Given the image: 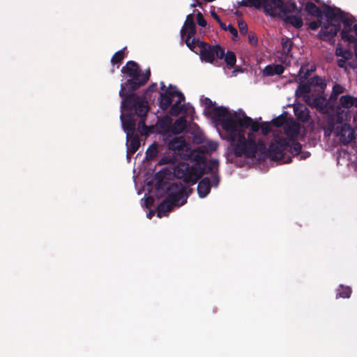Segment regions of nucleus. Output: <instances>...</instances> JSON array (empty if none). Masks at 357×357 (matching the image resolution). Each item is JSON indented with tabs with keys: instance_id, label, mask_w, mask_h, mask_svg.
Returning a JSON list of instances; mask_svg holds the SVG:
<instances>
[{
	"instance_id": "nucleus-1",
	"label": "nucleus",
	"mask_w": 357,
	"mask_h": 357,
	"mask_svg": "<svg viewBox=\"0 0 357 357\" xmlns=\"http://www.w3.org/2000/svg\"><path fill=\"white\" fill-rule=\"evenodd\" d=\"M204 113L225 132L226 139L234 147L238 156L253 158L268 151L275 159H281L286 152L298 155L301 145L298 139H303L305 130L293 119L287 120L280 116L271 121L277 128L283 126L286 137L273 131V139L266 147L263 136L259 133V126L242 111L231 112L227 108L218 107L208 98H201Z\"/></svg>"
},
{
	"instance_id": "nucleus-2",
	"label": "nucleus",
	"mask_w": 357,
	"mask_h": 357,
	"mask_svg": "<svg viewBox=\"0 0 357 357\" xmlns=\"http://www.w3.org/2000/svg\"><path fill=\"white\" fill-rule=\"evenodd\" d=\"M126 86L122 84L119 96L122 98L121 105V121L127 138V160H130V155L134 154L140 146V141L137 135H134L135 120L134 113L142 118L148 112L147 102L144 98L135 95L126 96Z\"/></svg>"
},
{
	"instance_id": "nucleus-3",
	"label": "nucleus",
	"mask_w": 357,
	"mask_h": 357,
	"mask_svg": "<svg viewBox=\"0 0 357 357\" xmlns=\"http://www.w3.org/2000/svg\"><path fill=\"white\" fill-rule=\"evenodd\" d=\"M324 11L326 18L322 22L319 33L321 40L334 43V37L337 35L340 29L341 24H342V39L349 43L355 41L356 37H357V24L351 20L346 18L339 8L325 6Z\"/></svg>"
},
{
	"instance_id": "nucleus-4",
	"label": "nucleus",
	"mask_w": 357,
	"mask_h": 357,
	"mask_svg": "<svg viewBox=\"0 0 357 357\" xmlns=\"http://www.w3.org/2000/svg\"><path fill=\"white\" fill-rule=\"evenodd\" d=\"M239 4L257 9L263 8L268 15L280 17L296 28L303 26L301 10L289 0H242Z\"/></svg>"
},
{
	"instance_id": "nucleus-5",
	"label": "nucleus",
	"mask_w": 357,
	"mask_h": 357,
	"mask_svg": "<svg viewBox=\"0 0 357 357\" xmlns=\"http://www.w3.org/2000/svg\"><path fill=\"white\" fill-rule=\"evenodd\" d=\"M181 34V37L185 38V42L191 50L197 52L195 49L199 48L202 61L213 63L215 60L223 57L225 51L219 45H209L200 41L199 38L195 36L196 26L194 22V13L187 15Z\"/></svg>"
},
{
	"instance_id": "nucleus-6",
	"label": "nucleus",
	"mask_w": 357,
	"mask_h": 357,
	"mask_svg": "<svg viewBox=\"0 0 357 357\" xmlns=\"http://www.w3.org/2000/svg\"><path fill=\"white\" fill-rule=\"evenodd\" d=\"M161 93L158 99L159 107L166 110L170 108V114L173 116L180 114L191 116L194 119L195 109L189 103H183L185 100L183 94L178 89L169 84L166 88L163 82H160Z\"/></svg>"
},
{
	"instance_id": "nucleus-7",
	"label": "nucleus",
	"mask_w": 357,
	"mask_h": 357,
	"mask_svg": "<svg viewBox=\"0 0 357 357\" xmlns=\"http://www.w3.org/2000/svg\"><path fill=\"white\" fill-rule=\"evenodd\" d=\"M188 188L180 181L172 183L167 191V197L158 207V218L164 217L169 212L174 206L183 205L187 200Z\"/></svg>"
},
{
	"instance_id": "nucleus-8",
	"label": "nucleus",
	"mask_w": 357,
	"mask_h": 357,
	"mask_svg": "<svg viewBox=\"0 0 357 357\" xmlns=\"http://www.w3.org/2000/svg\"><path fill=\"white\" fill-rule=\"evenodd\" d=\"M348 121L342 120L339 118L336 106L335 116H328L327 121L326 123L322 122L321 126L324 130L325 135L329 136L332 132H334L340 142L346 144L351 142L354 139V130L347 123Z\"/></svg>"
},
{
	"instance_id": "nucleus-9",
	"label": "nucleus",
	"mask_w": 357,
	"mask_h": 357,
	"mask_svg": "<svg viewBox=\"0 0 357 357\" xmlns=\"http://www.w3.org/2000/svg\"><path fill=\"white\" fill-rule=\"evenodd\" d=\"M298 96L302 97L303 100L310 106L316 108L321 113L326 114L323 122L327 121L328 116H332L331 113L335 116V107L332 105V102L328 100L321 95H311L309 93V87L305 85H300L296 91Z\"/></svg>"
},
{
	"instance_id": "nucleus-10",
	"label": "nucleus",
	"mask_w": 357,
	"mask_h": 357,
	"mask_svg": "<svg viewBox=\"0 0 357 357\" xmlns=\"http://www.w3.org/2000/svg\"><path fill=\"white\" fill-rule=\"evenodd\" d=\"M174 174L176 177L183 179L188 185L195 184L202 174V169L197 164L190 166L185 162L177 164L174 168Z\"/></svg>"
},
{
	"instance_id": "nucleus-11",
	"label": "nucleus",
	"mask_w": 357,
	"mask_h": 357,
	"mask_svg": "<svg viewBox=\"0 0 357 357\" xmlns=\"http://www.w3.org/2000/svg\"><path fill=\"white\" fill-rule=\"evenodd\" d=\"M121 71L129 77L128 82L133 89L144 84L150 76L149 70L144 73L142 72L138 69L137 63L132 61H128L126 66L123 67Z\"/></svg>"
},
{
	"instance_id": "nucleus-12",
	"label": "nucleus",
	"mask_w": 357,
	"mask_h": 357,
	"mask_svg": "<svg viewBox=\"0 0 357 357\" xmlns=\"http://www.w3.org/2000/svg\"><path fill=\"white\" fill-rule=\"evenodd\" d=\"M357 108V96L342 95L337 102V114L342 120H350L352 115V109Z\"/></svg>"
},
{
	"instance_id": "nucleus-13",
	"label": "nucleus",
	"mask_w": 357,
	"mask_h": 357,
	"mask_svg": "<svg viewBox=\"0 0 357 357\" xmlns=\"http://www.w3.org/2000/svg\"><path fill=\"white\" fill-rule=\"evenodd\" d=\"M212 174L211 178H203L198 184L197 192L200 197H205L210 192L211 186H218L219 183V177L216 174L218 166V160H213L210 161Z\"/></svg>"
},
{
	"instance_id": "nucleus-14",
	"label": "nucleus",
	"mask_w": 357,
	"mask_h": 357,
	"mask_svg": "<svg viewBox=\"0 0 357 357\" xmlns=\"http://www.w3.org/2000/svg\"><path fill=\"white\" fill-rule=\"evenodd\" d=\"M292 47L291 40L287 37H282L281 38V49L275 54L276 60L285 66H289L292 59L291 52Z\"/></svg>"
},
{
	"instance_id": "nucleus-15",
	"label": "nucleus",
	"mask_w": 357,
	"mask_h": 357,
	"mask_svg": "<svg viewBox=\"0 0 357 357\" xmlns=\"http://www.w3.org/2000/svg\"><path fill=\"white\" fill-rule=\"evenodd\" d=\"M164 140L168 143L169 149L174 151L175 153H181L187 148V144L183 137H176L170 141L166 137Z\"/></svg>"
},
{
	"instance_id": "nucleus-16",
	"label": "nucleus",
	"mask_w": 357,
	"mask_h": 357,
	"mask_svg": "<svg viewBox=\"0 0 357 357\" xmlns=\"http://www.w3.org/2000/svg\"><path fill=\"white\" fill-rule=\"evenodd\" d=\"M225 61L227 63V66L225 68V72L226 74L229 75L230 77H234L236 75V73L240 72L238 69H234L231 72V75H229V70H231L236 64V55L233 52H227L225 54Z\"/></svg>"
},
{
	"instance_id": "nucleus-17",
	"label": "nucleus",
	"mask_w": 357,
	"mask_h": 357,
	"mask_svg": "<svg viewBox=\"0 0 357 357\" xmlns=\"http://www.w3.org/2000/svg\"><path fill=\"white\" fill-rule=\"evenodd\" d=\"M172 120L169 116H165L159 120L158 126L160 132L163 134L164 138L172 132Z\"/></svg>"
},
{
	"instance_id": "nucleus-18",
	"label": "nucleus",
	"mask_w": 357,
	"mask_h": 357,
	"mask_svg": "<svg viewBox=\"0 0 357 357\" xmlns=\"http://www.w3.org/2000/svg\"><path fill=\"white\" fill-rule=\"evenodd\" d=\"M295 116L303 122H308L310 119L309 111L303 105H296L294 107Z\"/></svg>"
},
{
	"instance_id": "nucleus-19",
	"label": "nucleus",
	"mask_w": 357,
	"mask_h": 357,
	"mask_svg": "<svg viewBox=\"0 0 357 357\" xmlns=\"http://www.w3.org/2000/svg\"><path fill=\"white\" fill-rule=\"evenodd\" d=\"M284 72V67L280 64H271L266 66L264 70L263 75L265 76H273L275 75H281Z\"/></svg>"
},
{
	"instance_id": "nucleus-20",
	"label": "nucleus",
	"mask_w": 357,
	"mask_h": 357,
	"mask_svg": "<svg viewBox=\"0 0 357 357\" xmlns=\"http://www.w3.org/2000/svg\"><path fill=\"white\" fill-rule=\"evenodd\" d=\"M182 116L178 119L174 123L172 126V132L173 134H178L184 131L186 128L187 123L185 120V116Z\"/></svg>"
},
{
	"instance_id": "nucleus-21",
	"label": "nucleus",
	"mask_w": 357,
	"mask_h": 357,
	"mask_svg": "<svg viewBox=\"0 0 357 357\" xmlns=\"http://www.w3.org/2000/svg\"><path fill=\"white\" fill-rule=\"evenodd\" d=\"M309 87V93H310L311 88L317 86L319 91H323L326 87V83L324 79L319 77H315L311 79L309 85H306Z\"/></svg>"
},
{
	"instance_id": "nucleus-22",
	"label": "nucleus",
	"mask_w": 357,
	"mask_h": 357,
	"mask_svg": "<svg viewBox=\"0 0 357 357\" xmlns=\"http://www.w3.org/2000/svg\"><path fill=\"white\" fill-rule=\"evenodd\" d=\"M177 160V155L174 152H167L164 156L160 159V165L170 164L174 165Z\"/></svg>"
},
{
	"instance_id": "nucleus-23",
	"label": "nucleus",
	"mask_w": 357,
	"mask_h": 357,
	"mask_svg": "<svg viewBox=\"0 0 357 357\" xmlns=\"http://www.w3.org/2000/svg\"><path fill=\"white\" fill-rule=\"evenodd\" d=\"M305 10L310 13V15H312L314 16L319 17L321 14V11L319 9V7H317L314 3L312 2H306L305 3Z\"/></svg>"
},
{
	"instance_id": "nucleus-24",
	"label": "nucleus",
	"mask_w": 357,
	"mask_h": 357,
	"mask_svg": "<svg viewBox=\"0 0 357 357\" xmlns=\"http://www.w3.org/2000/svg\"><path fill=\"white\" fill-rule=\"evenodd\" d=\"M344 92V88L340 84H335L333 87V91L329 98L330 100L333 103L337 100V96Z\"/></svg>"
},
{
	"instance_id": "nucleus-25",
	"label": "nucleus",
	"mask_w": 357,
	"mask_h": 357,
	"mask_svg": "<svg viewBox=\"0 0 357 357\" xmlns=\"http://www.w3.org/2000/svg\"><path fill=\"white\" fill-rule=\"evenodd\" d=\"M351 293V289L349 287H344L343 285H340V288L337 289V297L341 298H349Z\"/></svg>"
},
{
	"instance_id": "nucleus-26",
	"label": "nucleus",
	"mask_w": 357,
	"mask_h": 357,
	"mask_svg": "<svg viewBox=\"0 0 357 357\" xmlns=\"http://www.w3.org/2000/svg\"><path fill=\"white\" fill-rule=\"evenodd\" d=\"M158 153L157 146L153 144L149 147L146 151V158L149 160L153 159Z\"/></svg>"
},
{
	"instance_id": "nucleus-27",
	"label": "nucleus",
	"mask_w": 357,
	"mask_h": 357,
	"mask_svg": "<svg viewBox=\"0 0 357 357\" xmlns=\"http://www.w3.org/2000/svg\"><path fill=\"white\" fill-rule=\"evenodd\" d=\"M335 54L337 56H342L344 59H349L351 56V54L349 51L342 48V47H337L335 50Z\"/></svg>"
},
{
	"instance_id": "nucleus-28",
	"label": "nucleus",
	"mask_w": 357,
	"mask_h": 357,
	"mask_svg": "<svg viewBox=\"0 0 357 357\" xmlns=\"http://www.w3.org/2000/svg\"><path fill=\"white\" fill-rule=\"evenodd\" d=\"M123 57H124L123 50H119V52H117L114 54V55L112 58L111 61L113 64L119 63L123 59Z\"/></svg>"
},
{
	"instance_id": "nucleus-29",
	"label": "nucleus",
	"mask_w": 357,
	"mask_h": 357,
	"mask_svg": "<svg viewBox=\"0 0 357 357\" xmlns=\"http://www.w3.org/2000/svg\"><path fill=\"white\" fill-rule=\"evenodd\" d=\"M271 122H264L261 125V129L264 135H267L271 131H274L272 128Z\"/></svg>"
},
{
	"instance_id": "nucleus-30",
	"label": "nucleus",
	"mask_w": 357,
	"mask_h": 357,
	"mask_svg": "<svg viewBox=\"0 0 357 357\" xmlns=\"http://www.w3.org/2000/svg\"><path fill=\"white\" fill-rule=\"evenodd\" d=\"M194 13H196L197 21L199 26L202 27H206L207 26L206 21L204 19L202 13L199 11L194 10Z\"/></svg>"
},
{
	"instance_id": "nucleus-31",
	"label": "nucleus",
	"mask_w": 357,
	"mask_h": 357,
	"mask_svg": "<svg viewBox=\"0 0 357 357\" xmlns=\"http://www.w3.org/2000/svg\"><path fill=\"white\" fill-rule=\"evenodd\" d=\"M218 146V143L215 142H206V151L208 152H213L217 149Z\"/></svg>"
},
{
	"instance_id": "nucleus-32",
	"label": "nucleus",
	"mask_w": 357,
	"mask_h": 357,
	"mask_svg": "<svg viewBox=\"0 0 357 357\" xmlns=\"http://www.w3.org/2000/svg\"><path fill=\"white\" fill-rule=\"evenodd\" d=\"M348 59L342 58L337 60V66L340 68H344L346 72H348V63L347 60Z\"/></svg>"
},
{
	"instance_id": "nucleus-33",
	"label": "nucleus",
	"mask_w": 357,
	"mask_h": 357,
	"mask_svg": "<svg viewBox=\"0 0 357 357\" xmlns=\"http://www.w3.org/2000/svg\"><path fill=\"white\" fill-rule=\"evenodd\" d=\"M248 41L252 45H257V38L256 35L253 33H250L248 35Z\"/></svg>"
},
{
	"instance_id": "nucleus-34",
	"label": "nucleus",
	"mask_w": 357,
	"mask_h": 357,
	"mask_svg": "<svg viewBox=\"0 0 357 357\" xmlns=\"http://www.w3.org/2000/svg\"><path fill=\"white\" fill-rule=\"evenodd\" d=\"M238 27L240 32L243 34H245L247 32V24L243 22H238Z\"/></svg>"
},
{
	"instance_id": "nucleus-35",
	"label": "nucleus",
	"mask_w": 357,
	"mask_h": 357,
	"mask_svg": "<svg viewBox=\"0 0 357 357\" xmlns=\"http://www.w3.org/2000/svg\"><path fill=\"white\" fill-rule=\"evenodd\" d=\"M221 26L225 29L228 30L233 36H237L238 31L237 30L231 25H228L227 27L223 26L222 24Z\"/></svg>"
},
{
	"instance_id": "nucleus-36",
	"label": "nucleus",
	"mask_w": 357,
	"mask_h": 357,
	"mask_svg": "<svg viewBox=\"0 0 357 357\" xmlns=\"http://www.w3.org/2000/svg\"><path fill=\"white\" fill-rule=\"evenodd\" d=\"M153 199L151 197H148L144 199V203L142 204L144 205L145 207L149 208L153 204Z\"/></svg>"
},
{
	"instance_id": "nucleus-37",
	"label": "nucleus",
	"mask_w": 357,
	"mask_h": 357,
	"mask_svg": "<svg viewBox=\"0 0 357 357\" xmlns=\"http://www.w3.org/2000/svg\"><path fill=\"white\" fill-rule=\"evenodd\" d=\"M138 128L139 129L143 128L144 130L142 131V133H146L147 128L145 126L144 121L142 120L138 123Z\"/></svg>"
},
{
	"instance_id": "nucleus-38",
	"label": "nucleus",
	"mask_w": 357,
	"mask_h": 357,
	"mask_svg": "<svg viewBox=\"0 0 357 357\" xmlns=\"http://www.w3.org/2000/svg\"><path fill=\"white\" fill-rule=\"evenodd\" d=\"M319 26L318 22H311L310 24V28L312 30L317 29Z\"/></svg>"
},
{
	"instance_id": "nucleus-39",
	"label": "nucleus",
	"mask_w": 357,
	"mask_h": 357,
	"mask_svg": "<svg viewBox=\"0 0 357 357\" xmlns=\"http://www.w3.org/2000/svg\"><path fill=\"white\" fill-rule=\"evenodd\" d=\"M350 68H352L354 70L357 72V62H356L354 64H351L350 63H348V71Z\"/></svg>"
},
{
	"instance_id": "nucleus-40",
	"label": "nucleus",
	"mask_w": 357,
	"mask_h": 357,
	"mask_svg": "<svg viewBox=\"0 0 357 357\" xmlns=\"http://www.w3.org/2000/svg\"><path fill=\"white\" fill-rule=\"evenodd\" d=\"M154 214H155V211H154L151 210V211L147 213L146 216H147V218H148L151 219V218L153 217V215Z\"/></svg>"
},
{
	"instance_id": "nucleus-41",
	"label": "nucleus",
	"mask_w": 357,
	"mask_h": 357,
	"mask_svg": "<svg viewBox=\"0 0 357 357\" xmlns=\"http://www.w3.org/2000/svg\"><path fill=\"white\" fill-rule=\"evenodd\" d=\"M156 86L157 85L155 83L153 84L151 86H149V90L151 91H153L155 89V88L156 87Z\"/></svg>"
},
{
	"instance_id": "nucleus-42",
	"label": "nucleus",
	"mask_w": 357,
	"mask_h": 357,
	"mask_svg": "<svg viewBox=\"0 0 357 357\" xmlns=\"http://www.w3.org/2000/svg\"><path fill=\"white\" fill-rule=\"evenodd\" d=\"M213 17H214V18H215V20H217L218 21H220V19H219V17H218V15H215V13H213Z\"/></svg>"
},
{
	"instance_id": "nucleus-43",
	"label": "nucleus",
	"mask_w": 357,
	"mask_h": 357,
	"mask_svg": "<svg viewBox=\"0 0 357 357\" xmlns=\"http://www.w3.org/2000/svg\"><path fill=\"white\" fill-rule=\"evenodd\" d=\"M354 51H355V56L357 58V44L355 45Z\"/></svg>"
},
{
	"instance_id": "nucleus-44",
	"label": "nucleus",
	"mask_w": 357,
	"mask_h": 357,
	"mask_svg": "<svg viewBox=\"0 0 357 357\" xmlns=\"http://www.w3.org/2000/svg\"><path fill=\"white\" fill-rule=\"evenodd\" d=\"M204 33L202 31H199V34L202 35Z\"/></svg>"
}]
</instances>
